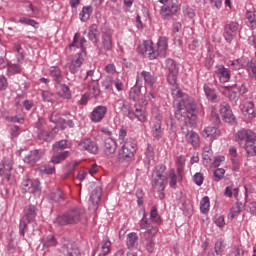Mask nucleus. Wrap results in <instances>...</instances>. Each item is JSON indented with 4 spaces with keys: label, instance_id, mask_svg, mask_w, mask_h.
Masks as SVG:
<instances>
[{
    "label": "nucleus",
    "instance_id": "nucleus-1",
    "mask_svg": "<svg viewBox=\"0 0 256 256\" xmlns=\"http://www.w3.org/2000/svg\"><path fill=\"white\" fill-rule=\"evenodd\" d=\"M172 96L175 99H181L175 111V118L178 121H183L185 125L189 123L190 126L196 127L197 105L195 104V100L189 97V95L183 93L178 87L172 89Z\"/></svg>",
    "mask_w": 256,
    "mask_h": 256
},
{
    "label": "nucleus",
    "instance_id": "nucleus-2",
    "mask_svg": "<svg viewBox=\"0 0 256 256\" xmlns=\"http://www.w3.org/2000/svg\"><path fill=\"white\" fill-rule=\"evenodd\" d=\"M236 141L251 157L256 156V134L250 129H242L236 133Z\"/></svg>",
    "mask_w": 256,
    "mask_h": 256
},
{
    "label": "nucleus",
    "instance_id": "nucleus-3",
    "mask_svg": "<svg viewBox=\"0 0 256 256\" xmlns=\"http://www.w3.org/2000/svg\"><path fill=\"white\" fill-rule=\"evenodd\" d=\"M167 167L165 165L156 166L152 173L151 185L154 191H157L160 199H165V187L167 186V176L165 175Z\"/></svg>",
    "mask_w": 256,
    "mask_h": 256
},
{
    "label": "nucleus",
    "instance_id": "nucleus-4",
    "mask_svg": "<svg viewBox=\"0 0 256 256\" xmlns=\"http://www.w3.org/2000/svg\"><path fill=\"white\" fill-rule=\"evenodd\" d=\"M85 211L81 208H71L56 218L58 225H75L81 221Z\"/></svg>",
    "mask_w": 256,
    "mask_h": 256
},
{
    "label": "nucleus",
    "instance_id": "nucleus-5",
    "mask_svg": "<svg viewBox=\"0 0 256 256\" xmlns=\"http://www.w3.org/2000/svg\"><path fill=\"white\" fill-rule=\"evenodd\" d=\"M159 233V228L151 227L150 230L143 233L141 245L145 248L147 253H153L155 251V237Z\"/></svg>",
    "mask_w": 256,
    "mask_h": 256
},
{
    "label": "nucleus",
    "instance_id": "nucleus-6",
    "mask_svg": "<svg viewBox=\"0 0 256 256\" xmlns=\"http://www.w3.org/2000/svg\"><path fill=\"white\" fill-rule=\"evenodd\" d=\"M182 135L185 137V141L193 147V149H199L201 147V137L193 130H189L187 125L181 127Z\"/></svg>",
    "mask_w": 256,
    "mask_h": 256
},
{
    "label": "nucleus",
    "instance_id": "nucleus-7",
    "mask_svg": "<svg viewBox=\"0 0 256 256\" xmlns=\"http://www.w3.org/2000/svg\"><path fill=\"white\" fill-rule=\"evenodd\" d=\"M181 11V5H179V2H171L167 6H162L160 9V15L165 19L166 21H171L173 19L174 15H177Z\"/></svg>",
    "mask_w": 256,
    "mask_h": 256
},
{
    "label": "nucleus",
    "instance_id": "nucleus-8",
    "mask_svg": "<svg viewBox=\"0 0 256 256\" xmlns=\"http://www.w3.org/2000/svg\"><path fill=\"white\" fill-rule=\"evenodd\" d=\"M76 53L70 63L67 64L69 71L75 75L81 69V65L85 62V57H87V53L75 51Z\"/></svg>",
    "mask_w": 256,
    "mask_h": 256
},
{
    "label": "nucleus",
    "instance_id": "nucleus-9",
    "mask_svg": "<svg viewBox=\"0 0 256 256\" xmlns=\"http://www.w3.org/2000/svg\"><path fill=\"white\" fill-rule=\"evenodd\" d=\"M22 191H24V193H32L35 197H39V195H41V182L31 179L23 180Z\"/></svg>",
    "mask_w": 256,
    "mask_h": 256
},
{
    "label": "nucleus",
    "instance_id": "nucleus-10",
    "mask_svg": "<svg viewBox=\"0 0 256 256\" xmlns=\"http://www.w3.org/2000/svg\"><path fill=\"white\" fill-rule=\"evenodd\" d=\"M11 171H13V155L3 158L0 164V177L4 175L6 181H11Z\"/></svg>",
    "mask_w": 256,
    "mask_h": 256
},
{
    "label": "nucleus",
    "instance_id": "nucleus-11",
    "mask_svg": "<svg viewBox=\"0 0 256 256\" xmlns=\"http://www.w3.org/2000/svg\"><path fill=\"white\" fill-rule=\"evenodd\" d=\"M78 149L80 151H87L92 155H97L99 153V146L97 145V142L91 140V138H87L79 142Z\"/></svg>",
    "mask_w": 256,
    "mask_h": 256
},
{
    "label": "nucleus",
    "instance_id": "nucleus-12",
    "mask_svg": "<svg viewBox=\"0 0 256 256\" xmlns=\"http://www.w3.org/2000/svg\"><path fill=\"white\" fill-rule=\"evenodd\" d=\"M135 153H137V144L131 140L122 143L121 154L123 159H132V157H135Z\"/></svg>",
    "mask_w": 256,
    "mask_h": 256
},
{
    "label": "nucleus",
    "instance_id": "nucleus-13",
    "mask_svg": "<svg viewBox=\"0 0 256 256\" xmlns=\"http://www.w3.org/2000/svg\"><path fill=\"white\" fill-rule=\"evenodd\" d=\"M86 43L87 40H85V38H81L79 33H76L74 35L73 42L69 46L70 51H79L80 53H87V48L85 47Z\"/></svg>",
    "mask_w": 256,
    "mask_h": 256
},
{
    "label": "nucleus",
    "instance_id": "nucleus-14",
    "mask_svg": "<svg viewBox=\"0 0 256 256\" xmlns=\"http://www.w3.org/2000/svg\"><path fill=\"white\" fill-rule=\"evenodd\" d=\"M139 79H143L145 84L148 85L152 91L155 89V83H157V77H155V74L144 70L140 74L137 73L136 83H139Z\"/></svg>",
    "mask_w": 256,
    "mask_h": 256
},
{
    "label": "nucleus",
    "instance_id": "nucleus-15",
    "mask_svg": "<svg viewBox=\"0 0 256 256\" xmlns=\"http://www.w3.org/2000/svg\"><path fill=\"white\" fill-rule=\"evenodd\" d=\"M105 115H107V106L99 105L90 113V120L92 123H101L105 119Z\"/></svg>",
    "mask_w": 256,
    "mask_h": 256
},
{
    "label": "nucleus",
    "instance_id": "nucleus-16",
    "mask_svg": "<svg viewBox=\"0 0 256 256\" xmlns=\"http://www.w3.org/2000/svg\"><path fill=\"white\" fill-rule=\"evenodd\" d=\"M162 123L163 116L161 114H157L152 125V137H154V139L157 141H159L163 135V130L161 128Z\"/></svg>",
    "mask_w": 256,
    "mask_h": 256
},
{
    "label": "nucleus",
    "instance_id": "nucleus-17",
    "mask_svg": "<svg viewBox=\"0 0 256 256\" xmlns=\"http://www.w3.org/2000/svg\"><path fill=\"white\" fill-rule=\"evenodd\" d=\"M215 75L219 79L220 83H229L231 80V70L223 65H217Z\"/></svg>",
    "mask_w": 256,
    "mask_h": 256
},
{
    "label": "nucleus",
    "instance_id": "nucleus-18",
    "mask_svg": "<svg viewBox=\"0 0 256 256\" xmlns=\"http://www.w3.org/2000/svg\"><path fill=\"white\" fill-rule=\"evenodd\" d=\"M117 152V141L109 137L104 139V153L107 157H113Z\"/></svg>",
    "mask_w": 256,
    "mask_h": 256
},
{
    "label": "nucleus",
    "instance_id": "nucleus-19",
    "mask_svg": "<svg viewBox=\"0 0 256 256\" xmlns=\"http://www.w3.org/2000/svg\"><path fill=\"white\" fill-rule=\"evenodd\" d=\"M115 107H117L122 113H125L129 119H133V108H131V104L127 100H117Z\"/></svg>",
    "mask_w": 256,
    "mask_h": 256
},
{
    "label": "nucleus",
    "instance_id": "nucleus-20",
    "mask_svg": "<svg viewBox=\"0 0 256 256\" xmlns=\"http://www.w3.org/2000/svg\"><path fill=\"white\" fill-rule=\"evenodd\" d=\"M242 113L247 117V119H255V104L252 101L245 102L240 105Z\"/></svg>",
    "mask_w": 256,
    "mask_h": 256
},
{
    "label": "nucleus",
    "instance_id": "nucleus-21",
    "mask_svg": "<svg viewBox=\"0 0 256 256\" xmlns=\"http://www.w3.org/2000/svg\"><path fill=\"white\" fill-rule=\"evenodd\" d=\"M141 53L147 55L149 59H157V52L153 49V42L151 40H146L142 44Z\"/></svg>",
    "mask_w": 256,
    "mask_h": 256
},
{
    "label": "nucleus",
    "instance_id": "nucleus-22",
    "mask_svg": "<svg viewBox=\"0 0 256 256\" xmlns=\"http://www.w3.org/2000/svg\"><path fill=\"white\" fill-rule=\"evenodd\" d=\"M43 157V151L41 150H32L30 153L24 158V163L27 165H35L37 161H39Z\"/></svg>",
    "mask_w": 256,
    "mask_h": 256
},
{
    "label": "nucleus",
    "instance_id": "nucleus-23",
    "mask_svg": "<svg viewBox=\"0 0 256 256\" xmlns=\"http://www.w3.org/2000/svg\"><path fill=\"white\" fill-rule=\"evenodd\" d=\"M203 90L206 95V99H208V101H211V103H219V101H221L219 95L215 91V88H211L209 87V85L205 84L203 86Z\"/></svg>",
    "mask_w": 256,
    "mask_h": 256
},
{
    "label": "nucleus",
    "instance_id": "nucleus-24",
    "mask_svg": "<svg viewBox=\"0 0 256 256\" xmlns=\"http://www.w3.org/2000/svg\"><path fill=\"white\" fill-rule=\"evenodd\" d=\"M37 217V207L34 205H28L24 208V217L22 219L27 220V223H32Z\"/></svg>",
    "mask_w": 256,
    "mask_h": 256
},
{
    "label": "nucleus",
    "instance_id": "nucleus-25",
    "mask_svg": "<svg viewBox=\"0 0 256 256\" xmlns=\"http://www.w3.org/2000/svg\"><path fill=\"white\" fill-rule=\"evenodd\" d=\"M155 53H157V57H167V38H159L157 42V50L155 51Z\"/></svg>",
    "mask_w": 256,
    "mask_h": 256
},
{
    "label": "nucleus",
    "instance_id": "nucleus-26",
    "mask_svg": "<svg viewBox=\"0 0 256 256\" xmlns=\"http://www.w3.org/2000/svg\"><path fill=\"white\" fill-rule=\"evenodd\" d=\"M57 135V131L53 129L52 131H47L44 129H40L38 131V138L41 141H46L47 143H50L53 139H55V136Z\"/></svg>",
    "mask_w": 256,
    "mask_h": 256
},
{
    "label": "nucleus",
    "instance_id": "nucleus-27",
    "mask_svg": "<svg viewBox=\"0 0 256 256\" xmlns=\"http://www.w3.org/2000/svg\"><path fill=\"white\" fill-rule=\"evenodd\" d=\"M220 134L221 132L219 129L214 126H207L202 131V137H204V139H215V137H219Z\"/></svg>",
    "mask_w": 256,
    "mask_h": 256
},
{
    "label": "nucleus",
    "instance_id": "nucleus-28",
    "mask_svg": "<svg viewBox=\"0 0 256 256\" xmlns=\"http://www.w3.org/2000/svg\"><path fill=\"white\" fill-rule=\"evenodd\" d=\"M101 195H103V190L101 189V186L96 185L90 195V201L94 207L99 205V201H101Z\"/></svg>",
    "mask_w": 256,
    "mask_h": 256
},
{
    "label": "nucleus",
    "instance_id": "nucleus-29",
    "mask_svg": "<svg viewBox=\"0 0 256 256\" xmlns=\"http://www.w3.org/2000/svg\"><path fill=\"white\" fill-rule=\"evenodd\" d=\"M64 247L66 249L67 256L81 255V253L79 252V248L73 241H67V243H64Z\"/></svg>",
    "mask_w": 256,
    "mask_h": 256
},
{
    "label": "nucleus",
    "instance_id": "nucleus-30",
    "mask_svg": "<svg viewBox=\"0 0 256 256\" xmlns=\"http://www.w3.org/2000/svg\"><path fill=\"white\" fill-rule=\"evenodd\" d=\"M49 75L56 83H61V81H63V73L61 72V68L57 66L49 68Z\"/></svg>",
    "mask_w": 256,
    "mask_h": 256
},
{
    "label": "nucleus",
    "instance_id": "nucleus-31",
    "mask_svg": "<svg viewBox=\"0 0 256 256\" xmlns=\"http://www.w3.org/2000/svg\"><path fill=\"white\" fill-rule=\"evenodd\" d=\"M138 119L140 123H147L148 116H147V110L145 108H136L133 112V119Z\"/></svg>",
    "mask_w": 256,
    "mask_h": 256
},
{
    "label": "nucleus",
    "instance_id": "nucleus-32",
    "mask_svg": "<svg viewBox=\"0 0 256 256\" xmlns=\"http://www.w3.org/2000/svg\"><path fill=\"white\" fill-rule=\"evenodd\" d=\"M137 241H139V236H137V233H129L126 238V245L128 249H135L137 247Z\"/></svg>",
    "mask_w": 256,
    "mask_h": 256
},
{
    "label": "nucleus",
    "instance_id": "nucleus-33",
    "mask_svg": "<svg viewBox=\"0 0 256 256\" xmlns=\"http://www.w3.org/2000/svg\"><path fill=\"white\" fill-rule=\"evenodd\" d=\"M202 159H203L204 165H209V163H211V159H213V150L211 149V145L204 146Z\"/></svg>",
    "mask_w": 256,
    "mask_h": 256
},
{
    "label": "nucleus",
    "instance_id": "nucleus-34",
    "mask_svg": "<svg viewBox=\"0 0 256 256\" xmlns=\"http://www.w3.org/2000/svg\"><path fill=\"white\" fill-rule=\"evenodd\" d=\"M88 90L93 97H99V95H101V89L99 88V82L97 80H92L89 82Z\"/></svg>",
    "mask_w": 256,
    "mask_h": 256
},
{
    "label": "nucleus",
    "instance_id": "nucleus-35",
    "mask_svg": "<svg viewBox=\"0 0 256 256\" xmlns=\"http://www.w3.org/2000/svg\"><path fill=\"white\" fill-rule=\"evenodd\" d=\"M91 13H93V6H84L79 14L80 20L84 23L89 21Z\"/></svg>",
    "mask_w": 256,
    "mask_h": 256
},
{
    "label": "nucleus",
    "instance_id": "nucleus-36",
    "mask_svg": "<svg viewBox=\"0 0 256 256\" xmlns=\"http://www.w3.org/2000/svg\"><path fill=\"white\" fill-rule=\"evenodd\" d=\"M245 209L243 203H235L230 209L229 217L230 219H235Z\"/></svg>",
    "mask_w": 256,
    "mask_h": 256
},
{
    "label": "nucleus",
    "instance_id": "nucleus-37",
    "mask_svg": "<svg viewBox=\"0 0 256 256\" xmlns=\"http://www.w3.org/2000/svg\"><path fill=\"white\" fill-rule=\"evenodd\" d=\"M138 82L130 89L129 98L132 101H139V97H141V86L137 85Z\"/></svg>",
    "mask_w": 256,
    "mask_h": 256
},
{
    "label": "nucleus",
    "instance_id": "nucleus-38",
    "mask_svg": "<svg viewBox=\"0 0 256 256\" xmlns=\"http://www.w3.org/2000/svg\"><path fill=\"white\" fill-rule=\"evenodd\" d=\"M67 157H69V151L62 152L58 155H53L50 159V163L58 165L59 163H63Z\"/></svg>",
    "mask_w": 256,
    "mask_h": 256
},
{
    "label": "nucleus",
    "instance_id": "nucleus-39",
    "mask_svg": "<svg viewBox=\"0 0 256 256\" xmlns=\"http://www.w3.org/2000/svg\"><path fill=\"white\" fill-rule=\"evenodd\" d=\"M228 65L234 69V71H239V69H245V59L240 58L237 60H230Z\"/></svg>",
    "mask_w": 256,
    "mask_h": 256
},
{
    "label": "nucleus",
    "instance_id": "nucleus-40",
    "mask_svg": "<svg viewBox=\"0 0 256 256\" xmlns=\"http://www.w3.org/2000/svg\"><path fill=\"white\" fill-rule=\"evenodd\" d=\"M145 159L149 165L155 162V151L151 144L147 145L146 152H145Z\"/></svg>",
    "mask_w": 256,
    "mask_h": 256
},
{
    "label": "nucleus",
    "instance_id": "nucleus-41",
    "mask_svg": "<svg viewBox=\"0 0 256 256\" xmlns=\"http://www.w3.org/2000/svg\"><path fill=\"white\" fill-rule=\"evenodd\" d=\"M50 200L54 203H60V201H63L65 199V194L61 190H55L54 192L50 193Z\"/></svg>",
    "mask_w": 256,
    "mask_h": 256
},
{
    "label": "nucleus",
    "instance_id": "nucleus-42",
    "mask_svg": "<svg viewBox=\"0 0 256 256\" xmlns=\"http://www.w3.org/2000/svg\"><path fill=\"white\" fill-rule=\"evenodd\" d=\"M224 31L225 33H237V31H241V25L237 22H230L225 25Z\"/></svg>",
    "mask_w": 256,
    "mask_h": 256
},
{
    "label": "nucleus",
    "instance_id": "nucleus-43",
    "mask_svg": "<svg viewBox=\"0 0 256 256\" xmlns=\"http://www.w3.org/2000/svg\"><path fill=\"white\" fill-rule=\"evenodd\" d=\"M140 229H143L144 231L151 230V227H157V226H151V223L149 222V218H147V214H143V217L138 223Z\"/></svg>",
    "mask_w": 256,
    "mask_h": 256
},
{
    "label": "nucleus",
    "instance_id": "nucleus-44",
    "mask_svg": "<svg viewBox=\"0 0 256 256\" xmlns=\"http://www.w3.org/2000/svg\"><path fill=\"white\" fill-rule=\"evenodd\" d=\"M49 119L51 123H54L55 125H61V123H65V119L61 118V114L57 110L52 112Z\"/></svg>",
    "mask_w": 256,
    "mask_h": 256
},
{
    "label": "nucleus",
    "instance_id": "nucleus-45",
    "mask_svg": "<svg viewBox=\"0 0 256 256\" xmlns=\"http://www.w3.org/2000/svg\"><path fill=\"white\" fill-rule=\"evenodd\" d=\"M211 207V202L209 201V196H205L200 201V211L201 213H209V208Z\"/></svg>",
    "mask_w": 256,
    "mask_h": 256
},
{
    "label": "nucleus",
    "instance_id": "nucleus-46",
    "mask_svg": "<svg viewBox=\"0 0 256 256\" xmlns=\"http://www.w3.org/2000/svg\"><path fill=\"white\" fill-rule=\"evenodd\" d=\"M115 83V80L111 76H106L105 79L102 81V87L106 91H113V85Z\"/></svg>",
    "mask_w": 256,
    "mask_h": 256
},
{
    "label": "nucleus",
    "instance_id": "nucleus-47",
    "mask_svg": "<svg viewBox=\"0 0 256 256\" xmlns=\"http://www.w3.org/2000/svg\"><path fill=\"white\" fill-rule=\"evenodd\" d=\"M246 19L248 20V25L251 29H256V12L247 11Z\"/></svg>",
    "mask_w": 256,
    "mask_h": 256
},
{
    "label": "nucleus",
    "instance_id": "nucleus-48",
    "mask_svg": "<svg viewBox=\"0 0 256 256\" xmlns=\"http://www.w3.org/2000/svg\"><path fill=\"white\" fill-rule=\"evenodd\" d=\"M166 69L168 73H179V68L173 59L166 60Z\"/></svg>",
    "mask_w": 256,
    "mask_h": 256
},
{
    "label": "nucleus",
    "instance_id": "nucleus-49",
    "mask_svg": "<svg viewBox=\"0 0 256 256\" xmlns=\"http://www.w3.org/2000/svg\"><path fill=\"white\" fill-rule=\"evenodd\" d=\"M150 220L152 223H161V216H159V212L157 211V207L153 206L150 211Z\"/></svg>",
    "mask_w": 256,
    "mask_h": 256
},
{
    "label": "nucleus",
    "instance_id": "nucleus-50",
    "mask_svg": "<svg viewBox=\"0 0 256 256\" xmlns=\"http://www.w3.org/2000/svg\"><path fill=\"white\" fill-rule=\"evenodd\" d=\"M247 67H248V73H249L251 79L256 80V61L253 59L248 61Z\"/></svg>",
    "mask_w": 256,
    "mask_h": 256
},
{
    "label": "nucleus",
    "instance_id": "nucleus-51",
    "mask_svg": "<svg viewBox=\"0 0 256 256\" xmlns=\"http://www.w3.org/2000/svg\"><path fill=\"white\" fill-rule=\"evenodd\" d=\"M177 174L175 173V169H171L169 171V185L172 189H177Z\"/></svg>",
    "mask_w": 256,
    "mask_h": 256
},
{
    "label": "nucleus",
    "instance_id": "nucleus-52",
    "mask_svg": "<svg viewBox=\"0 0 256 256\" xmlns=\"http://www.w3.org/2000/svg\"><path fill=\"white\" fill-rule=\"evenodd\" d=\"M30 222H27L25 218L20 219V224H19V234L21 237H25V233L28 231Z\"/></svg>",
    "mask_w": 256,
    "mask_h": 256
},
{
    "label": "nucleus",
    "instance_id": "nucleus-53",
    "mask_svg": "<svg viewBox=\"0 0 256 256\" xmlns=\"http://www.w3.org/2000/svg\"><path fill=\"white\" fill-rule=\"evenodd\" d=\"M40 173H42V175H53L55 174V166L51 165V164H46L44 166H42L39 169Z\"/></svg>",
    "mask_w": 256,
    "mask_h": 256
},
{
    "label": "nucleus",
    "instance_id": "nucleus-54",
    "mask_svg": "<svg viewBox=\"0 0 256 256\" xmlns=\"http://www.w3.org/2000/svg\"><path fill=\"white\" fill-rule=\"evenodd\" d=\"M222 118L226 123H230L231 125L237 124V118L233 114V110H231V108L229 109L228 113Z\"/></svg>",
    "mask_w": 256,
    "mask_h": 256
},
{
    "label": "nucleus",
    "instance_id": "nucleus-55",
    "mask_svg": "<svg viewBox=\"0 0 256 256\" xmlns=\"http://www.w3.org/2000/svg\"><path fill=\"white\" fill-rule=\"evenodd\" d=\"M60 97H63V99H71V89H69V86L62 84L60 86Z\"/></svg>",
    "mask_w": 256,
    "mask_h": 256
},
{
    "label": "nucleus",
    "instance_id": "nucleus-56",
    "mask_svg": "<svg viewBox=\"0 0 256 256\" xmlns=\"http://www.w3.org/2000/svg\"><path fill=\"white\" fill-rule=\"evenodd\" d=\"M102 40H103L104 48H106L107 50L111 49V47L113 46L112 41H111V34L104 33L102 35Z\"/></svg>",
    "mask_w": 256,
    "mask_h": 256
},
{
    "label": "nucleus",
    "instance_id": "nucleus-57",
    "mask_svg": "<svg viewBox=\"0 0 256 256\" xmlns=\"http://www.w3.org/2000/svg\"><path fill=\"white\" fill-rule=\"evenodd\" d=\"M44 247H56L57 246V239L53 235H49L46 237L43 243Z\"/></svg>",
    "mask_w": 256,
    "mask_h": 256
},
{
    "label": "nucleus",
    "instance_id": "nucleus-58",
    "mask_svg": "<svg viewBox=\"0 0 256 256\" xmlns=\"http://www.w3.org/2000/svg\"><path fill=\"white\" fill-rule=\"evenodd\" d=\"M151 99H155V92L150 91L148 94L146 93L143 98L140 100L141 105H149L151 103Z\"/></svg>",
    "mask_w": 256,
    "mask_h": 256
},
{
    "label": "nucleus",
    "instance_id": "nucleus-59",
    "mask_svg": "<svg viewBox=\"0 0 256 256\" xmlns=\"http://www.w3.org/2000/svg\"><path fill=\"white\" fill-rule=\"evenodd\" d=\"M101 251L103 256L109 255V252L111 251V241H103L101 245Z\"/></svg>",
    "mask_w": 256,
    "mask_h": 256
},
{
    "label": "nucleus",
    "instance_id": "nucleus-60",
    "mask_svg": "<svg viewBox=\"0 0 256 256\" xmlns=\"http://www.w3.org/2000/svg\"><path fill=\"white\" fill-rule=\"evenodd\" d=\"M230 109H231V106L229 105V103L222 102L220 104V109H219V113H220L221 117H223L224 115H227L229 113Z\"/></svg>",
    "mask_w": 256,
    "mask_h": 256
},
{
    "label": "nucleus",
    "instance_id": "nucleus-61",
    "mask_svg": "<svg viewBox=\"0 0 256 256\" xmlns=\"http://www.w3.org/2000/svg\"><path fill=\"white\" fill-rule=\"evenodd\" d=\"M214 249L217 255H219V253H223V251H225V240H218L215 243Z\"/></svg>",
    "mask_w": 256,
    "mask_h": 256
},
{
    "label": "nucleus",
    "instance_id": "nucleus-62",
    "mask_svg": "<svg viewBox=\"0 0 256 256\" xmlns=\"http://www.w3.org/2000/svg\"><path fill=\"white\" fill-rule=\"evenodd\" d=\"M225 177V169L218 168L214 171V181L219 182Z\"/></svg>",
    "mask_w": 256,
    "mask_h": 256
},
{
    "label": "nucleus",
    "instance_id": "nucleus-63",
    "mask_svg": "<svg viewBox=\"0 0 256 256\" xmlns=\"http://www.w3.org/2000/svg\"><path fill=\"white\" fill-rule=\"evenodd\" d=\"M53 149H60L63 151V149H69V144H67V140H60L53 145Z\"/></svg>",
    "mask_w": 256,
    "mask_h": 256
},
{
    "label": "nucleus",
    "instance_id": "nucleus-64",
    "mask_svg": "<svg viewBox=\"0 0 256 256\" xmlns=\"http://www.w3.org/2000/svg\"><path fill=\"white\" fill-rule=\"evenodd\" d=\"M22 70H23V68H21V65H19V64H9L8 65V71H9V73H12L13 75H15V73H21Z\"/></svg>",
    "mask_w": 256,
    "mask_h": 256
}]
</instances>
